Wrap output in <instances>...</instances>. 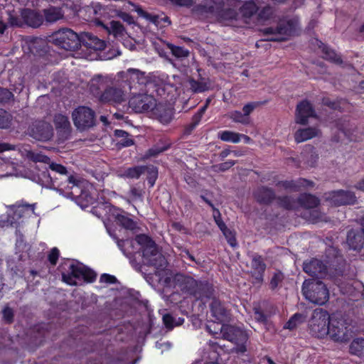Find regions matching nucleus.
<instances>
[{"instance_id":"1","label":"nucleus","mask_w":364,"mask_h":364,"mask_svg":"<svg viewBox=\"0 0 364 364\" xmlns=\"http://www.w3.org/2000/svg\"><path fill=\"white\" fill-rule=\"evenodd\" d=\"M118 77L120 80H117L112 86L106 88L101 94L100 97L101 102L120 104L126 100L128 92L137 90L136 84L134 83L136 80L139 86L147 82L145 73L134 68L119 73Z\"/></svg>"},{"instance_id":"2","label":"nucleus","mask_w":364,"mask_h":364,"mask_svg":"<svg viewBox=\"0 0 364 364\" xmlns=\"http://www.w3.org/2000/svg\"><path fill=\"white\" fill-rule=\"evenodd\" d=\"M136 241L143 247L144 262L155 267L157 269L166 265L164 256L158 252L157 247L148 236L139 235L136 237Z\"/></svg>"},{"instance_id":"3","label":"nucleus","mask_w":364,"mask_h":364,"mask_svg":"<svg viewBox=\"0 0 364 364\" xmlns=\"http://www.w3.org/2000/svg\"><path fill=\"white\" fill-rule=\"evenodd\" d=\"M302 293L307 300L318 305L325 304L329 299L328 289L320 281L305 280L302 286Z\"/></svg>"},{"instance_id":"4","label":"nucleus","mask_w":364,"mask_h":364,"mask_svg":"<svg viewBox=\"0 0 364 364\" xmlns=\"http://www.w3.org/2000/svg\"><path fill=\"white\" fill-rule=\"evenodd\" d=\"M63 280L69 285H77L79 282H92L96 278V274L80 263L72 262L68 265L67 272L62 274Z\"/></svg>"},{"instance_id":"5","label":"nucleus","mask_w":364,"mask_h":364,"mask_svg":"<svg viewBox=\"0 0 364 364\" xmlns=\"http://www.w3.org/2000/svg\"><path fill=\"white\" fill-rule=\"evenodd\" d=\"M331 318L329 314L324 309H315L309 321V328L311 333L318 338H324L329 333Z\"/></svg>"},{"instance_id":"6","label":"nucleus","mask_w":364,"mask_h":364,"mask_svg":"<svg viewBox=\"0 0 364 364\" xmlns=\"http://www.w3.org/2000/svg\"><path fill=\"white\" fill-rule=\"evenodd\" d=\"M147 82L144 85L139 86L136 80L134 83L136 84L137 90H132V92H129L132 96L129 99V105L136 112H151L156 105V101L152 95L136 93L137 91L142 90Z\"/></svg>"},{"instance_id":"7","label":"nucleus","mask_w":364,"mask_h":364,"mask_svg":"<svg viewBox=\"0 0 364 364\" xmlns=\"http://www.w3.org/2000/svg\"><path fill=\"white\" fill-rule=\"evenodd\" d=\"M150 83L157 87L156 91L160 95H164L166 92L168 95H173V92L183 85L180 76L173 75L168 77L166 74L154 75Z\"/></svg>"},{"instance_id":"8","label":"nucleus","mask_w":364,"mask_h":364,"mask_svg":"<svg viewBox=\"0 0 364 364\" xmlns=\"http://www.w3.org/2000/svg\"><path fill=\"white\" fill-rule=\"evenodd\" d=\"M51 38L55 45L66 50H75L81 43V37L69 28L58 30Z\"/></svg>"},{"instance_id":"9","label":"nucleus","mask_w":364,"mask_h":364,"mask_svg":"<svg viewBox=\"0 0 364 364\" xmlns=\"http://www.w3.org/2000/svg\"><path fill=\"white\" fill-rule=\"evenodd\" d=\"M298 21L296 19L284 20L279 22L276 28H266L263 30L264 34L274 35L269 38V41H282L293 35L296 30Z\"/></svg>"},{"instance_id":"10","label":"nucleus","mask_w":364,"mask_h":364,"mask_svg":"<svg viewBox=\"0 0 364 364\" xmlns=\"http://www.w3.org/2000/svg\"><path fill=\"white\" fill-rule=\"evenodd\" d=\"M352 331L346 321L332 318L328 335L335 342L346 343L352 336Z\"/></svg>"},{"instance_id":"11","label":"nucleus","mask_w":364,"mask_h":364,"mask_svg":"<svg viewBox=\"0 0 364 364\" xmlns=\"http://www.w3.org/2000/svg\"><path fill=\"white\" fill-rule=\"evenodd\" d=\"M73 123L77 129L84 131L95 125V112L87 107H79L72 114Z\"/></svg>"},{"instance_id":"12","label":"nucleus","mask_w":364,"mask_h":364,"mask_svg":"<svg viewBox=\"0 0 364 364\" xmlns=\"http://www.w3.org/2000/svg\"><path fill=\"white\" fill-rule=\"evenodd\" d=\"M178 281L182 280L186 284L189 285L188 291L193 294L197 299H203V298H209L212 294V287L208 284H198L197 281L191 277H185L182 275L177 276Z\"/></svg>"},{"instance_id":"13","label":"nucleus","mask_w":364,"mask_h":364,"mask_svg":"<svg viewBox=\"0 0 364 364\" xmlns=\"http://www.w3.org/2000/svg\"><path fill=\"white\" fill-rule=\"evenodd\" d=\"M31 136L36 140L47 141L53 136L52 126L45 122H35L28 130Z\"/></svg>"},{"instance_id":"14","label":"nucleus","mask_w":364,"mask_h":364,"mask_svg":"<svg viewBox=\"0 0 364 364\" xmlns=\"http://www.w3.org/2000/svg\"><path fill=\"white\" fill-rule=\"evenodd\" d=\"M223 338L236 343L239 347V350L244 352L245 348L244 344L247 340V333L240 328L232 326L226 325L225 331H223Z\"/></svg>"},{"instance_id":"15","label":"nucleus","mask_w":364,"mask_h":364,"mask_svg":"<svg viewBox=\"0 0 364 364\" xmlns=\"http://www.w3.org/2000/svg\"><path fill=\"white\" fill-rule=\"evenodd\" d=\"M337 129L350 141H356L364 139V131L358 130L355 124L346 119H341L338 122Z\"/></svg>"},{"instance_id":"16","label":"nucleus","mask_w":364,"mask_h":364,"mask_svg":"<svg viewBox=\"0 0 364 364\" xmlns=\"http://www.w3.org/2000/svg\"><path fill=\"white\" fill-rule=\"evenodd\" d=\"M326 199L334 205H350L356 202V197L353 192L343 190L328 193Z\"/></svg>"},{"instance_id":"17","label":"nucleus","mask_w":364,"mask_h":364,"mask_svg":"<svg viewBox=\"0 0 364 364\" xmlns=\"http://www.w3.org/2000/svg\"><path fill=\"white\" fill-rule=\"evenodd\" d=\"M316 117L315 110L309 102L304 100L298 104L295 115L296 123L306 124L309 118Z\"/></svg>"},{"instance_id":"18","label":"nucleus","mask_w":364,"mask_h":364,"mask_svg":"<svg viewBox=\"0 0 364 364\" xmlns=\"http://www.w3.org/2000/svg\"><path fill=\"white\" fill-rule=\"evenodd\" d=\"M360 230L356 232L350 231L348 234L347 241L349 246L358 251H363L364 254V217L360 219Z\"/></svg>"},{"instance_id":"19","label":"nucleus","mask_w":364,"mask_h":364,"mask_svg":"<svg viewBox=\"0 0 364 364\" xmlns=\"http://www.w3.org/2000/svg\"><path fill=\"white\" fill-rule=\"evenodd\" d=\"M304 271L311 277H323L326 273V265L317 259L305 262L303 266Z\"/></svg>"},{"instance_id":"20","label":"nucleus","mask_w":364,"mask_h":364,"mask_svg":"<svg viewBox=\"0 0 364 364\" xmlns=\"http://www.w3.org/2000/svg\"><path fill=\"white\" fill-rule=\"evenodd\" d=\"M338 287L341 294L350 297L351 300H356L360 295L359 291L357 290L355 285H358L356 282L351 281H338Z\"/></svg>"},{"instance_id":"21","label":"nucleus","mask_w":364,"mask_h":364,"mask_svg":"<svg viewBox=\"0 0 364 364\" xmlns=\"http://www.w3.org/2000/svg\"><path fill=\"white\" fill-rule=\"evenodd\" d=\"M21 16L23 22L33 28L40 26L43 22V16L37 11L24 9L21 13Z\"/></svg>"},{"instance_id":"22","label":"nucleus","mask_w":364,"mask_h":364,"mask_svg":"<svg viewBox=\"0 0 364 364\" xmlns=\"http://www.w3.org/2000/svg\"><path fill=\"white\" fill-rule=\"evenodd\" d=\"M151 112L154 116L162 124H168L172 120V109L162 104H156Z\"/></svg>"},{"instance_id":"23","label":"nucleus","mask_w":364,"mask_h":364,"mask_svg":"<svg viewBox=\"0 0 364 364\" xmlns=\"http://www.w3.org/2000/svg\"><path fill=\"white\" fill-rule=\"evenodd\" d=\"M68 183L71 185L70 186H68L70 189H74V191H71L70 193H67V197H71V198H77L79 199H85L86 202L87 203H92L93 198L86 194L85 192H81V193L79 195L80 189V182L76 180L73 176H70L68 179Z\"/></svg>"},{"instance_id":"24","label":"nucleus","mask_w":364,"mask_h":364,"mask_svg":"<svg viewBox=\"0 0 364 364\" xmlns=\"http://www.w3.org/2000/svg\"><path fill=\"white\" fill-rule=\"evenodd\" d=\"M81 43L87 48L95 50H102L105 48V42L91 33H85L81 36Z\"/></svg>"},{"instance_id":"25","label":"nucleus","mask_w":364,"mask_h":364,"mask_svg":"<svg viewBox=\"0 0 364 364\" xmlns=\"http://www.w3.org/2000/svg\"><path fill=\"white\" fill-rule=\"evenodd\" d=\"M320 134V130L316 127L300 129L295 132L294 139L297 143H301L318 136Z\"/></svg>"},{"instance_id":"26","label":"nucleus","mask_w":364,"mask_h":364,"mask_svg":"<svg viewBox=\"0 0 364 364\" xmlns=\"http://www.w3.org/2000/svg\"><path fill=\"white\" fill-rule=\"evenodd\" d=\"M210 306L212 315L216 321L224 322L228 319V311L218 300L213 299Z\"/></svg>"},{"instance_id":"27","label":"nucleus","mask_w":364,"mask_h":364,"mask_svg":"<svg viewBox=\"0 0 364 364\" xmlns=\"http://www.w3.org/2000/svg\"><path fill=\"white\" fill-rule=\"evenodd\" d=\"M43 16L46 22L55 23L64 17V13L60 7L50 6L43 10Z\"/></svg>"},{"instance_id":"28","label":"nucleus","mask_w":364,"mask_h":364,"mask_svg":"<svg viewBox=\"0 0 364 364\" xmlns=\"http://www.w3.org/2000/svg\"><path fill=\"white\" fill-rule=\"evenodd\" d=\"M112 214L117 222L124 228L132 230L136 228V223L132 219L123 215L121 210H114Z\"/></svg>"},{"instance_id":"29","label":"nucleus","mask_w":364,"mask_h":364,"mask_svg":"<svg viewBox=\"0 0 364 364\" xmlns=\"http://www.w3.org/2000/svg\"><path fill=\"white\" fill-rule=\"evenodd\" d=\"M255 199L260 203H269L274 198V192L267 188L261 187L257 189L254 193Z\"/></svg>"},{"instance_id":"30","label":"nucleus","mask_w":364,"mask_h":364,"mask_svg":"<svg viewBox=\"0 0 364 364\" xmlns=\"http://www.w3.org/2000/svg\"><path fill=\"white\" fill-rule=\"evenodd\" d=\"M104 28L115 38H122L125 34L124 28L119 21H112L108 25L104 26Z\"/></svg>"},{"instance_id":"31","label":"nucleus","mask_w":364,"mask_h":364,"mask_svg":"<svg viewBox=\"0 0 364 364\" xmlns=\"http://www.w3.org/2000/svg\"><path fill=\"white\" fill-rule=\"evenodd\" d=\"M251 266L257 274L256 278L258 280H262V274L264 272L266 265L263 262L262 258L259 255L253 256L252 259Z\"/></svg>"},{"instance_id":"32","label":"nucleus","mask_w":364,"mask_h":364,"mask_svg":"<svg viewBox=\"0 0 364 364\" xmlns=\"http://www.w3.org/2000/svg\"><path fill=\"white\" fill-rule=\"evenodd\" d=\"M218 321L209 322L206 326V329L210 333L214 336L215 338H223V331H225V326Z\"/></svg>"},{"instance_id":"33","label":"nucleus","mask_w":364,"mask_h":364,"mask_svg":"<svg viewBox=\"0 0 364 364\" xmlns=\"http://www.w3.org/2000/svg\"><path fill=\"white\" fill-rule=\"evenodd\" d=\"M149 168L146 166L132 167L127 168L123 171V173H121L119 175L122 177H127L129 178H138L142 173H144Z\"/></svg>"},{"instance_id":"34","label":"nucleus","mask_w":364,"mask_h":364,"mask_svg":"<svg viewBox=\"0 0 364 364\" xmlns=\"http://www.w3.org/2000/svg\"><path fill=\"white\" fill-rule=\"evenodd\" d=\"M321 46L320 47L322 49L323 53V58L330 60L334 63L336 64H341L342 60L339 55L336 53V52L331 49H330L326 46L323 45L322 43H321Z\"/></svg>"},{"instance_id":"35","label":"nucleus","mask_w":364,"mask_h":364,"mask_svg":"<svg viewBox=\"0 0 364 364\" xmlns=\"http://www.w3.org/2000/svg\"><path fill=\"white\" fill-rule=\"evenodd\" d=\"M258 10L257 6L252 1L245 2L240 9L242 16L245 18L252 16Z\"/></svg>"},{"instance_id":"36","label":"nucleus","mask_w":364,"mask_h":364,"mask_svg":"<svg viewBox=\"0 0 364 364\" xmlns=\"http://www.w3.org/2000/svg\"><path fill=\"white\" fill-rule=\"evenodd\" d=\"M350 352L358 357L364 356V339L356 338L353 340L350 345Z\"/></svg>"},{"instance_id":"37","label":"nucleus","mask_w":364,"mask_h":364,"mask_svg":"<svg viewBox=\"0 0 364 364\" xmlns=\"http://www.w3.org/2000/svg\"><path fill=\"white\" fill-rule=\"evenodd\" d=\"M184 83L186 86H189L190 90L193 92H201L208 90V86L204 81H196L193 79H188Z\"/></svg>"},{"instance_id":"38","label":"nucleus","mask_w":364,"mask_h":364,"mask_svg":"<svg viewBox=\"0 0 364 364\" xmlns=\"http://www.w3.org/2000/svg\"><path fill=\"white\" fill-rule=\"evenodd\" d=\"M114 136L120 139L118 144L124 147L129 146L134 144L133 139L129 137V134L125 131L116 129L114 131Z\"/></svg>"},{"instance_id":"39","label":"nucleus","mask_w":364,"mask_h":364,"mask_svg":"<svg viewBox=\"0 0 364 364\" xmlns=\"http://www.w3.org/2000/svg\"><path fill=\"white\" fill-rule=\"evenodd\" d=\"M300 203L306 208L311 209L316 207L318 204V200L316 197L304 194L299 198Z\"/></svg>"},{"instance_id":"40","label":"nucleus","mask_w":364,"mask_h":364,"mask_svg":"<svg viewBox=\"0 0 364 364\" xmlns=\"http://www.w3.org/2000/svg\"><path fill=\"white\" fill-rule=\"evenodd\" d=\"M219 138L224 141L238 143L240 141L241 134L231 131H223L219 133Z\"/></svg>"},{"instance_id":"41","label":"nucleus","mask_w":364,"mask_h":364,"mask_svg":"<svg viewBox=\"0 0 364 364\" xmlns=\"http://www.w3.org/2000/svg\"><path fill=\"white\" fill-rule=\"evenodd\" d=\"M54 122L57 129L67 131L70 127L68 117L60 114L55 116Z\"/></svg>"},{"instance_id":"42","label":"nucleus","mask_w":364,"mask_h":364,"mask_svg":"<svg viewBox=\"0 0 364 364\" xmlns=\"http://www.w3.org/2000/svg\"><path fill=\"white\" fill-rule=\"evenodd\" d=\"M227 116L231 119L233 122L241 123L242 124H247L250 122V117L243 115L240 111H232L228 113Z\"/></svg>"},{"instance_id":"43","label":"nucleus","mask_w":364,"mask_h":364,"mask_svg":"<svg viewBox=\"0 0 364 364\" xmlns=\"http://www.w3.org/2000/svg\"><path fill=\"white\" fill-rule=\"evenodd\" d=\"M144 191L142 189L138 188L134 186H132L128 193V203L134 202L137 200L142 201Z\"/></svg>"},{"instance_id":"44","label":"nucleus","mask_w":364,"mask_h":364,"mask_svg":"<svg viewBox=\"0 0 364 364\" xmlns=\"http://www.w3.org/2000/svg\"><path fill=\"white\" fill-rule=\"evenodd\" d=\"M26 156L32 160L34 162H42L44 164L50 163V158L47 156L43 155L41 153L26 150Z\"/></svg>"},{"instance_id":"45","label":"nucleus","mask_w":364,"mask_h":364,"mask_svg":"<svg viewBox=\"0 0 364 364\" xmlns=\"http://www.w3.org/2000/svg\"><path fill=\"white\" fill-rule=\"evenodd\" d=\"M163 321L167 328L172 329L176 326H180L184 321L182 318H178L176 320L171 315L165 314L163 316Z\"/></svg>"},{"instance_id":"46","label":"nucleus","mask_w":364,"mask_h":364,"mask_svg":"<svg viewBox=\"0 0 364 364\" xmlns=\"http://www.w3.org/2000/svg\"><path fill=\"white\" fill-rule=\"evenodd\" d=\"M134 10L136 11V13L141 17L146 18V20L149 21L150 22L157 25L159 23V17L156 15H152L151 14L147 13L146 11H144L141 7H139L137 5L132 4Z\"/></svg>"},{"instance_id":"47","label":"nucleus","mask_w":364,"mask_h":364,"mask_svg":"<svg viewBox=\"0 0 364 364\" xmlns=\"http://www.w3.org/2000/svg\"><path fill=\"white\" fill-rule=\"evenodd\" d=\"M169 49L171 50L172 54L178 58H186L188 55L189 51L186 49H184L182 47L175 46L172 44L168 45Z\"/></svg>"},{"instance_id":"48","label":"nucleus","mask_w":364,"mask_h":364,"mask_svg":"<svg viewBox=\"0 0 364 364\" xmlns=\"http://www.w3.org/2000/svg\"><path fill=\"white\" fill-rule=\"evenodd\" d=\"M305 316L300 314H295L287 323L286 327L289 329L294 328L298 324L304 322Z\"/></svg>"},{"instance_id":"49","label":"nucleus","mask_w":364,"mask_h":364,"mask_svg":"<svg viewBox=\"0 0 364 364\" xmlns=\"http://www.w3.org/2000/svg\"><path fill=\"white\" fill-rule=\"evenodd\" d=\"M209 100H207L205 105L203 106L198 112L193 117V122L191 124V129H193L200 122L201 118L205 113L208 106Z\"/></svg>"},{"instance_id":"50","label":"nucleus","mask_w":364,"mask_h":364,"mask_svg":"<svg viewBox=\"0 0 364 364\" xmlns=\"http://www.w3.org/2000/svg\"><path fill=\"white\" fill-rule=\"evenodd\" d=\"M303 157L306 159L305 162L307 165L313 166L318 159V155L315 153L312 147H309V152L304 153Z\"/></svg>"},{"instance_id":"51","label":"nucleus","mask_w":364,"mask_h":364,"mask_svg":"<svg viewBox=\"0 0 364 364\" xmlns=\"http://www.w3.org/2000/svg\"><path fill=\"white\" fill-rule=\"evenodd\" d=\"M11 115L9 113L0 110V128H8L11 124Z\"/></svg>"},{"instance_id":"52","label":"nucleus","mask_w":364,"mask_h":364,"mask_svg":"<svg viewBox=\"0 0 364 364\" xmlns=\"http://www.w3.org/2000/svg\"><path fill=\"white\" fill-rule=\"evenodd\" d=\"M105 80L100 76L94 77L92 80L91 85H90V89L92 90V92H94L95 90H100L101 88H102L105 85Z\"/></svg>"},{"instance_id":"53","label":"nucleus","mask_w":364,"mask_h":364,"mask_svg":"<svg viewBox=\"0 0 364 364\" xmlns=\"http://www.w3.org/2000/svg\"><path fill=\"white\" fill-rule=\"evenodd\" d=\"M13 94L6 88L0 87V103H7L13 100Z\"/></svg>"},{"instance_id":"54","label":"nucleus","mask_w":364,"mask_h":364,"mask_svg":"<svg viewBox=\"0 0 364 364\" xmlns=\"http://www.w3.org/2000/svg\"><path fill=\"white\" fill-rule=\"evenodd\" d=\"M235 164V161L229 160L224 163L214 166L215 171H225L230 168Z\"/></svg>"},{"instance_id":"55","label":"nucleus","mask_w":364,"mask_h":364,"mask_svg":"<svg viewBox=\"0 0 364 364\" xmlns=\"http://www.w3.org/2000/svg\"><path fill=\"white\" fill-rule=\"evenodd\" d=\"M223 233L230 246H232V247L237 246V242H236L235 233L232 230H230V229H228Z\"/></svg>"},{"instance_id":"56","label":"nucleus","mask_w":364,"mask_h":364,"mask_svg":"<svg viewBox=\"0 0 364 364\" xmlns=\"http://www.w3.org/2000/svg\"><path fill=\"white\" fill-rule=\"evenodd\" d=\"M284 276L282 272H276L274 276L272 277L271 282H270V286L272 289H275L277 287L279 284L283 280Z\"/></svg>"},{"instance_id":"57","label":"nucleus","mask_w":364,"mask_h":364,"mask_svg":"<svg viewBox=\"0 0 364 364\" xmlns=\"http://www.w3.org/2000/svg\"><path fill=\"white\" fill-rule=\"evenodd\" d=\"M50 168L60 174L65 175L67 173V169L65 166L61 164L50 162L48 164Z\"/></svg>"},{"instance_id":"58","label":"nucleus","mask_w":364,"mask_h":364,"mask_svg":"<svg viewBox=\"0 0 364 364\" xmlns=\"http://www.w3.org/2000/svg\"><path fill=\"white\" fill-rule=\"evenodd\" d=\"M257 105V102H251L245 105L242 108V111L244 112L243 115L249 117L250 113L256 108Z\"/></svg>"},{"instance_id":"59","label":"nucleus","mask_w":364,"mask_h":364,"mask_svg":"<svg viewBox=\"0 0 364 364\" xmlns=\"http://www.w3.org/2000/svg\"><path fill=\"white\" fill-rule=\"evenodd\" d=\"M59 251L57 248H53L48 255V259L52 264H55L58 259Z\"/></svg>"},{"instance_id":"60","label":"nucleus","mask_w":364,"mask_h":364,"mask_svg":"<svg viewBox=\"0 0 364 364\" xmlns=\"http://www.w3.org/2000/svg\"><path fill=\"white\" fill-rule=\"evenodd\" d=\"M100 282L107 284H114L117 282V279L112 275L104 274L100 277Z\"/></svg>"},{"instance_id":"61","label":"nucleus","mask_w":364,"mask_h":364,"mask_svg":"<svg viewBox=\"0 0 364 364\" xmlns=\"http://www.w3.org/2000/svg\"><path fill=\"white\" fill-rule=\"evenodd\" d=\"M3 316H4V318L6 321L11 322L12 321L13 316H14L12 310L8 307L5 308L3 311Z\"/></svg>"},{"instance_id":"62","label":"nucleus","mask_w":364,"mask_h":364,"mask_svg":"<svg viewBox=\"0 0 364 364\" xmlns=\"http://www.w3.org/2000/svg\"><path fill=\"white\" fill-rule=\"evenodd\" d=\"M24 210L27 211H30L31 213H34V205H26L21 207H19L16 211V214L21 215V212H23Z\"/></svg>"},{"instance_id":"63","label":"nucleus","mask_w":364,"mask_h":364,"mask_svg":"<svg viewBox=\"0 0 364 364\" xmlns=\"http://www.w3.org/2000/svg\"><path fill=\"white\" fill-rule=\"evenodd\" d=\"M313 182L307 181L304 178H300L298 181H296V185H295L296 188L299 187H309L312 186Z\"/></svg>"},{"instance_id":"64","label":"nucleus","mask_w":364,"mask_h":364,"mask_svg":"<svg viewBox=\"0 0 364 364\" xmlns=\"http://www.w3.org/2000/svg\"><path fill=\"white\" fill-rule=\"evenodd\" d=\"M149 170H150V173H151V176L149 178L148 183H149L150 186H153L154 185L155 180L156 178L157 172L154 167H152L151 168H149V169L147 171H149Z\"/></svg>"}]
</instances>
